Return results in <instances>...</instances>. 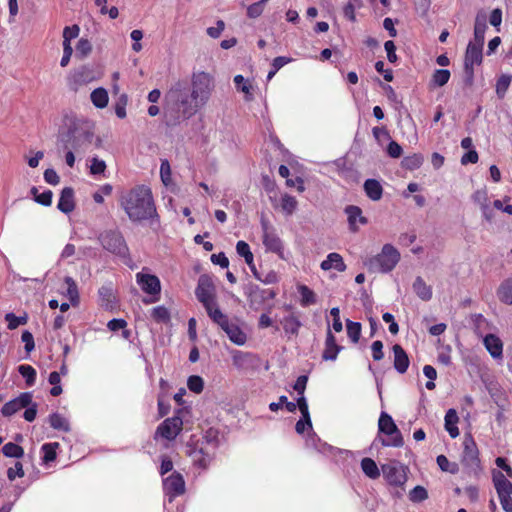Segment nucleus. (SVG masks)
Listing matches in <instances>:
<instances>
[{"instance_id":"obj_1","label":"nucleus","mask_w":512,"mask_h":512,"mask_svg":"<svg viewBox=\"0 0 512 512\" xmlns=\"http://www.w3.org/2000/svg\"><path fill=\"white\" fill-rule=\"evenodd\" d=\"M212 90L211 78L205 72L193 74L191 82L178 80L165 95V123L178 126L197 113L208 101Z\"/></svg>"},{"instance_id":"obj_2","label":"nucleus","mask_w":512,"mask_h":512,"mask_svg":"<svg viewBox=\"0 0 512 512\" xmlns=\"http://www.w3.org/2000/svg\"><path fill=\"white\" fill-rule=\"evenodd\" d=\"M120 206L132 223L150 221L159 222L151 189L146 185H136L123 192L120 196Z\"/></svg>"},{"instance_id":"obj_3","label":"nucleus","mask_w":512,"mask_h":512,"mask_svg":"<svg viewBox=\"0 0 512 512\" xmlns=\"http://www.w3.org/2000/svg\"><path fill=\"white\" fill-rule=\"evenodd\" d=\"M223 440V434L214 427L208 428L201 439L190 440L186 445V454L191 459L193 468L199 473L206 471Z\"/></svg>"},{"instance_id":"obj_4","label":"nucleus","mask_w":512,"mask_h":512,"mask_svg":"<svg viewBox=\"0 0 512 512\" xmlns=\"http://www.w3.org/2000/svg\"><path fill=\"white\" fill-rule=\"evenodd\" d=\"M400 260V253L391 244H385L379 254L369 258L365 265L370 272L387 273L394 269Z\"/></svg>"},{"instance_id":"obj_5","label":"nucleus","mask_w":512,"mask_h":512,"mask_svg":"<svg viewBox=\"0 0 512 512\" xmlns=\"http://www.w3.org/2000/svg\"><path fill=\"white\" fill-rule=\"evenodd\" d=\"M102 248L109 253L121 258L128 259L130 251L124 236L118 229L104 230L98 236Z\"/></svg>"},{"instance_id":"obj_6","label":"nucleus","mask_w":512,"mask_h":512,"mask_svg":"<svg viewBox=\"0 0 512 512\" xmlns=\"http://www.w3.org/2000/svg\"><path fill=\"white\" fill-rule=\"evenodd\" d=\"M461 462L468 469L469 475L478 477L482 471L479 450L476 442L470 434L466 435L463 441Z\"/></svg>"},{"instance_id":"obj_7","label":"nucleus","mask_w":512,"mask_h":512,"mask_svg":"<svg viewBox=\"0 0 512 512\" xmlns=\"http://www.w3.org/2000/svg\"><path fill=\"white\" fill-rule=\"evenodd\" d=\"M379 431L390 436L389 439H383V446L402 447L404 444L400 430L394 423L392 417L382 412L378 422Z\"/></svg>"},{"instance_id":"obj_8","label":"nucleus","mask_w":512,"mask_h":512,"mask_svg":"<svg viewBox=\"0 0 512 512\" xmlns=\"http://www.w3.org/2000/svg\"><path fill=\"white\" fill-rule=\"evenodd\" d=\"M483 46L469 42L464 56L465 84L472 86L474 82V65H480L483 60Z\"/></svg>"},{"instance_id":"obj_9","label":"nucleus","mask_w":512,"mask_h":512,"mask_svg":"<svg viewBox=\"0 0 512 512\" xmlns=\"http://www.w3.org/2000/svg\"><path fill=\"white\" fill-rule=\"evenodd\" d=\"M492 480L502 509L512 512V482L500 471L493 474Z\"/></svg>"},{"instance_id":"obj_10","label":"nucleus","mask_w":512,"mask_h":512,"mask_svg":"<svg viewBox=\"0 0 512 512\" xmlns=\"http://www.w3.org/2000/svg\"><path fill=\"white\" fill-rule=\"evenodd\" d=\"M136 281L144 293L152 296L149 300L145 299L144 303L148 304L159 300L161 282L156 275L138 272L136 274Z\"/></svg>"},{"instance_id":"obj_11","label":"nucleus","mask_w":512,"mask_h":512,"mask_svg":"<svg viewBox=\"0 0 512 512\" xmlns=\"http://www.w3.org/2000/svg\"><path fill=\"white\" fill-rule=\"evenodd\" d=\"M163 492L171 503L175 498L185 493V480L183 475L173 471L169 476L162 478Z\"/></svg>"},{"instance_id":"obj_12","label":"nucleus","mask_w":512,"mask_h":512,"mask_svg":"<svg viewBox=\"0 0 512 512\" xmlns=\"http://www.w3.org/2000/svg\"><path fill=\"white\" fill-rule=\"evenodd\" d=\"M88 134L77 133L76 129L68 128L66 131L61 132L58 136V149L59 150H71L78 152L82 143L86 141Z\"/></svg>"},{"instance_id":"obj_13","label":"nucleus","mask_w":512,"mask_h":512,"mask_svg":"<svg viewBox=\"0 0 512 512\" xmlns=\"http://www.w3.org/2000/svg\"><path fill=\"white\" fill-rule=\"evenodd\" d=\"M261 225L263 230V244L267 251L276 253L283 258V244L279 236L276 234L275 229L262 218Z\"/></svg>"},{"instance_id":"obj_14","label":"nucleus","mask_w":512,"mask_h":512,"mask_svg":"<svg viewBox=\"0 0 512 512\" xmlns=\"http://www.w3.org/2000/svg\"><path fill=\"white\" fill-rule=\"evenodd\" d=\"M233 365L243 374H252L256 368V356L250 352L232 350Z\"/></svg>"},{"instance_id":"obj_15","label":"nucleus","mask_w":512,"mask_h":512,"mask_svg":"<svg viewBox=\"0 0 512 512\" xmlns=\"http://www.w3.org/2000/svg\"><path fill=\"white\" fill-rule=\"evenodd\" d=\"M183 421L179 416L165 419L156 430V435L166 440H174L182 430Z\"/></svg>"},{"instance_id":"obj_16","label":"nucleus","mask_w":512,"mask_h":512,"mask_svg":"<svg viewBox=\"0 0 512 512\" xmlns=\"http://www.w3.org/2000/svg\"><path fill=\"white\" fill-rule=\"evenodd\" d=\"M213 290L214 287L210 278L204 275L200 276L195 289V295L203 307H208V305L215 302Z\"/></svg>"},{"instance_id":"obj_17","label":"nucleus","mask_w":512,"mask_h":512,"mask_svg":"<svg viewBox=\"0 0 512 512\" xmlns=\"http://www.w3.org/2000/svg\"><path fill=\"white\" fill-rule=\"evenodd\" d=\"M32 403V394L23 392L16 398L6 402L1 408V414L4 417H11L18 411L24 409Z\"/></svg>"},{"instance_id":"obj_18","label":"nucleus","mask_w":512,"mask_h":512,"mask_svg":"<svg viewBox=\"0 0 512 512\" xmlns=\"http://www.w3.org/2000/svg\"><path fill=\"white\" fill-rule=\"evenodd\" d=\"M383 476L392 486H403L407 481V475L403 466L396 464L382 465Z\"/></svg>"},{"instance_id":"obj_19","label":"nucleus","mask_w":512,"mask_h":512,"mask_svg":"<svg viewBox=\"0 0 512 512\" xmlns=\"http://www.w3.org/2000/svg\"><path fill=\"white\" fill-rule=\"evenodd\" d=\"M344 212L347 215L349 230L353 233L358 232V223L361 225L368 223V219L363 216L362 209L359 206L348 205L345 207Z\"/></svg>"},{"instance_id":"obj_20","label":"nucleus","mask_w":512,"mask_h":512,"mask_svg":"<svg viewBox=\"0 0 512 512\" xmlns=\"http://www.w3.org/2000/svg\"><path fill=\"white\" fill-rule=\"evenodd\" d=\"M100 305L106 311H114L118 307V301L114 295L111 283L101 286L98 290Z\"/></svg>"},{"instance_id":"obj_21","label":"nucleus","mask_w":512,"mask_h":512,"mask_svg":"<svg viewBox=\"0 0 512 512\" xmlns=\"http://www.w3.org/2000/svg\"><path fill=\"white\" fill-rule=\"evenodd\" d=\"M342 350V346L336 343V338L328 329L325 340V348L322 353V359L325 361H334L336 360L339 352Z\"/></svg>"},{"instance_id":"obj_22","label":"nucleus","mask_w":512,"mask_h":512,"mask_svg":"<svg viewBox=\"0 0 512 512\" xmlns=\"http://www.w3.org/2000/svg\"><path fill=\"white\" fill-rule=\"evenodd\" d=\"M394 354V368L400 374H404L409 367L410 361L406 351L400 344H395L392 347Z\"/></svg>"},{"instance_id":"obj_23","label":"nucleus","mask_w":512,"mask_h":512,"mask_svg":"<svg viewBox=\"0 0 512 512\" xmlns=\"http://www.w3.org/2000/svg\"><path fill=\"white\" fill-rule=\"evenodd\" d=\"M57 208L64 214H69L74 210V190L71 187H65L62 189L57 203Z\"/></svg>"},{"instance_id":"obj_24","label":"nucleus","mask_w":512,"mask_h":512,"mask_svg":"<svg viewBox=\"0 0 512 512\" xmlns=\"http://www.w3.org/2000/svg\"><path fill=\"white\" fill-rule=\"evenodd\" d=\"M221 329L227 334L228 338L231 342L238 346H242L246 342V334L240 329V327L230 320L227 321V324L221 326Z\"/></svg>"},{"instance_id":"obj_25","label":"nucleus","mask_w":512,"mask_h":512,"mask_svg":"<svg viewBox=\"0 0 512 512\" xmlns=\"http://www.w3.org/2000/svg\"><path fill=\"white\" fill-rule=\"evenodd\" d=\"M320 267L324 271L334 269L338 272H344L347 268L343 257L336 252L329 253L326 259L321 262Z\"/></svg>"},{"instance_id":"obj_26","label":"nucleus","mask_w":512,"mask_h":512,"mask_svg":"<svg viewBox=\"0 0 512 512\" xmlns=\"http://www.w3.org/2000/svg\"><path fill=\"white\" fill-rule=\"evenodd\" d=\"M483 343L487 351L493 358H501L503 354V343L501 339L494 335L488 334L484 337Z\"/></svg>"},{"instance_id":"obj_27","label":"nucleus","mask_w":512,"mask_h":512,"mask_svg":"<svg viewBox=\"0 0 512 512\" xmlns=\"http://www.w3.org/2000/svg\"><path fill=\"white\" fill-rule=\"evenodd\" d=\"M237 254L245 259L246 264L249 266L252 274L256 277V264L254 263V255L247 242L240 240L236 244Z\"/></svg>"},{"instance_id":"obj_28","label":"nucleus","mask_w":512,"mask_h":512,"mask_svg":"<svg viewBox=\"0 0 512 512\" xmlns=\"http://www.w3.org/2000/svg\"><path fill=\"white\" fill-rule=\"evenodd\" d=\"M366 196L372 201H379L383 195V187L376 179H367L363 185Z\"/></svg>"},{"instance_id":"obj_29","label":"nucleus","mask_w":512,"mask_h":512,"mask_svg":"<svg viewBox=\"0 0 512 512\" xmlns=\"http://www.w3.org/2000/svg\"><path fill=\"white\" fill-rule=\"evenodd\" d=\"M487 29L486 17L482 15H477L475 19L474 25V42L472 44L476 45H484L485 32Z\"/></svg>"},{"instance_id":"obj_30","label":"nucleus","mask_w":512,"mask_h":512,"mask_svg":"<svg viewBox=\"0 0 512 512\" xmlns=\"http://www.w3.org/2000/svg\"><path fill=\"white\" fill-rule=\"evenodd\" d=\"M459 421V417L455 409H449L445 415V429L449 433L451 438H456L459 436V429L457 427V423Z\"/></svg>"},{"instance_id":"obj_31","label":"nucleus","mask_w":512,"mask_h":512,"mask_svg":"<svg viewBox=\"0 0 512 512\" xmlns=\"http://www.w3.org/2000/svg\"><path fill=\"white\" fill-rule=\"evenodd\" d=\"M50 426L58 431L69 432L71 430L69 420L58 412H53L48 417Z\"/></svg>"},{"instance_id":"obj_32","label":"nucleus","mask_w":512,"mask_h":512,"mask_svg":"<svg viewBox=\"0 0 512 512\" xmlns=\"http://www.w3.org/2000/svg\"><path fill=\"white\" fill-rule=\"evenodd\" d=\"M496 294L500 302L512 305V277L504 280L500 284Z\"/></svg>"},{"instance_id":"obj_33","label":"nucleus","mask_w":512,"mask_h":512,"mask_svg":"<svg viewBox=\"0 0 512 512\" xmlns=\"http://www.w3.org/2000/svg\"><path fill=\"white\" fill-rule=\"evenodd\" d=\"M59 446L58 442H48L41 446V452L43 454L41 460L43 464L47 465L56 460Z\"/></svg>"},{"instance_id":"obj_34","label":"nucleus","mask_w":512,"mask_h":512,"mask_svg":"<svg viewBox=\"0 0 512 512\" xmlns=\"http://www.w3.org/2000/svg\"><path fill=\"white\" fill-rule=\"evenodd\" d=\"M208 316L212 319L220 327L224 324H227L229 318L227 315L223 314L222 311L217 306L216 301L208 305V307H204Z\"/></svg>"},{"instance_id":"obj_35","label":"nucleus","mask_w":512,"mask_h":512,"mask_svg":"<svg viewBox=\"0 0 512 512\" xmlns=\"http://www.w3.org/2000/svg\"><path fill=\"white\" fill-rule=\"evenodd\" d=\"M235 88L238 92L244 93V97L246 101H250L253 99V94L251 92L252 85L249 79L244 78L242 75H236L234 77Z\"/></svg>"},{"instance_id":"obj_36","label":"nucleus","mask_w":512,"mask_h":512,"mask_svg":"<svg viewBox=\"0 0 512 512\" xmlns=\"http://www.w3.org/2000/svg\"><path fill=\"white\" fill-rule=\"evenodd\" d=\"M297 290L301 296V299H300L301 306L308 307L317 302L315 292L312 289H310L308 286H306L304 284H300L297 286Z\"/></svg>"},{"instance_id":"obj_37","label":"nucleus","mask_w":512,"mask_h":512,"mask_svg":"<svg viewBox=\"0 0 512 512\" xmlns=\"http://www.w3.org/2000/svg\"><path fill=\"white\" fill-rule=\"evenodd\" d=\"M414 292L419 298L428 301L432 298V289L421 277H417L413 283Z\"/></svg>"},{"instance_id":"obj_38","label":"nucleus","mask_w":512,"mask_h":512,"mask_svg":"<svg viewBox=\"0 0 512 512\" xmlns=\"http://www.w3.org/2000/svg\"><path fill=\"white\" fill-rule=\"evenodd\" d=\"M361 469L363 473L370 479H377L380 476L379 468L372 458H363L361 460Z\"/></svg>"},{"instance_id":"obj_39","label":"nucleus","mask_w":512,"mask_h":512,"mask_svg":"<svg viewBox=\"0 0 512 512\" xmlns=\"http://www.w3.org/2000/svg\"><path fill=\"white\" fill-rule=\"evenodd\" d=\"M93 105L97 108H105L108 104L109 97L106 89L99 87L94 89L90 95Z\"/></svg>"},{"instance_id":"obj_40","label":"nucleus","mask_w":512,"mask_h":512,"mask_svg":"<svg viewBox=\"0 0 512 512\" xmlns=\"http://www.w3.org/2000/svg\"><path fill=\"white\" fill-rule=\"evenodd\" d=\"M30 193L36 203L43 206H50L52 204L53 193L51 190L46 189L42 193H39L38 188L33 186Z\"/></svg>"},{"instance_id":"obj_41","label":"nucleus","mask_w":512,"mask_h":512,"mask_svg":"<svg viewBox=\"0 0 512 512\" xmlns=\"http://www.w3.org/2000/svg\"><path fill=\"white\" fill-rule=\"evenodd\" d=\"M362 7H363V0H348L347 3L343 7V15L349 21L355 22L356 21L355 11Z\"/></svg>"},{"instance_id":"obj_42","label":"nucleus","mask_w":512,"mask_h":512,"mask_svg":"<svg viewBox=\"0 0 512 512\" xmlns=\"http://www.w3.org/2000/svg\"><path fill=\"white\" fill-rule=\"evenodd\" d=\"M451 73L447 69H436L432 75L430 86L442 87L448 83Z\"/></svg>"},{"instance_id":"obj_43","label":"nucleus","mask_w":512,"mask_h":512,"mask_svg":"<svg viewBox=\"0 0 512 512\" xmlns=\"http://www.w3.org/2000/svg\"><path fill=\"white\" fill-rule=\"evenodd\" d=\"M282 325L286 334L297 336L299 328L301 327V322L296 316L290 315L283 319Z\"/></svg>"},{"instance_id":"obj_44","label":"nucleus","mask_w":512,"mask_h":512,"mask_svg":"<svg viewBox=\"0 0 512 512\" xmlns=\"http://www.w3.org/2000/svg\"><path fill=\"white\" fill-rule=\"evenodd\" d=\"M2 453L5 457L19 459L24 456V449L14 442H8L3 445Z\"/></svg>"},{"instance_id":"obj_45","label":"nucleus","mask_w":512,"mask_h":512,"mask_svg":"<svg viewBox=\"0 0 512 512\" xmlns=\"http://www.w3.org/2000/svg\"><path fill=\"white\" fill-rule=\"evenodd\" d=\"M17 369L19 374L25 379L28 386L34 385L37 376V372L34 367L29 364H21Z\"/></svg>"},{"instance_id":"obj_46","label":"nucleus","mask_w":512,"mask_h":512,"mask_svg":"<svg viewBox=\"0 0 512 512\" xmlns=\"http://www.w3.org/2000/svg\"><path fill=\"white\" fill-rule=\"evenodd\" d=\"M151 317L157 323L167 324L171 320V315H170L169 310L163 305L154 307L151 311Z\"/></svg>"},{"instance_id":"obj_47","label":"nucleus","mask_w":512,"mask_h":512,"mask_svg":"<svg viewBox=\"0 0 512 512\" xmlns=\"http://www.w3.org/2000/svg\"><path fill=\"white\" fill-rule=\"evenodd\" d=\"M5 320L7 322L8 329L14 330L21 325H25L28 322V316L27 314L17 316L13 312H9L5 315Z\"/></svg>"},{"instance_id":"obj_48","label":"nucleus","mask_w":512,"mask_h":512,"mask_svg":"<svg viewBox=\"0 0 512 512\" xmlns=\"http://www.w3.org/2000/svg\"><path fill=\"white\" fill-rule=\"evenodd\" d=\"M297 204L298 202L295 197L288 194L282 195L280 207L285 214L292 215L297 208Z\"/></svg>"},{"instance_id":"obj_49","label":"nucleus","mask_w":512,"mask_h":512,"mask_svg":"<svg viewBox=\"0 0 512 512\" xmlns=\"http://www.w3.org/2000/svg\"><path fill=\"white\" fill-rule=\"evenodd\" d=\"M439 468L444 472L457 474L459 472V465L456 462H450L445 455H439L436 458Z\"/></svg>"},{"instance_id":"obj_50","label":"nucleus","mask_w":512,"mask_h":512,"mask_svg":"<svg viewBox=\"0 0 512 512\" xmlns=\"http://www.w3.org/2000/svg\"><path fill=\"white\" fill-rule=\"evenodd\" d=\"M347 335L353 343H357L361 337L362 326L359 322L347 320L346 322Z\"/></svg>"},{"instance_id":"obj_51","label":"nucleus","mask_w":512,"mask_h":512,"mask_svg":"<svg viewBox=\"0 0 512 512\" xmlns=\"http://www.w3.org/2000/svg\"><path fill=\"white\" fill-rule=\"evenodd\" d=\"M187 387L191 392L199 394L204 389V380L199 375H191L187 379Z\"/></svg>"},{"instance_id":"obj_52","label":"nucleus","mask_w":512,"mask_h":512,"mask_svg":"<svg viewBox=\"0 0 512 512\" xmlns=\"http://www.w3.org/2000/svg\"><path fill=\"white\" fill-rule=\"evenodd\" d=\"M171 166L167 159H162L160 164V178L165 186H169L172 182Z\"/></svg>"},{"instance_id":"obj_53","label":"nucleus","mask_w":512,"mask_h":512,"mask_svg":"<svg viewBox=\"0 0 512 512\" xmlns=\"http://www.w3.org/2000/svg\"><path fill=\"white\" fill-rule=\"evenodd\" d=\"M511 83V77L508 75H502L498 78L496 83V94L502 99L504 98Z\"/></svg>"},{"instance_id":"obj_54","label":"nucleus","mask_w":512,"mask_h":512,"mask_svg":"<svg viewBox=\"0 0 512 512\" xmlns=\"http://www.w3.org/2000/svg\"><path fill=\"white\" fill-rule=\"evenodd\" d=\"M263 125H264L265 130L268 133L270 142L273 144L274 147L280 149L282 147V144L273 130V125H272V122L270 121V119L265 118V116H263Z\"/></svg>"},{"instance_id":"obj_55","label":"nucleus","mask_w":512,"mask_h":512,"mask_svg":"<svg viewBox=\"0 0 512 512\" xmlns=\"http://www.w3.org/2000/svg\"><path fill=\"white\" fill-rule=\"evenodd\" d=\"M428 498V492L423 486H415L409 493V499L412 502L418 503Z\"/></svg>"},{"instance_id":"obj_56","label":"nucleus","mask_w":512,"mask_h":512,"mask_svg":"<svg viewBox=\"0 0 512 512\" xmlns=\"http://www.w3.org/2000/svg\"><path fill=\"white\" fill-rule=\"evenodd\" d=\"M127 102H128L127 95L126 94H122V95L119 96V98L117 99V101H116V103L114 105L115 114L120 119H123V118L126 117Z\"/></svg>"},{"instance_id":"obj_57","label":"nucleus","mask_w":512,"mask_h":512,"mask_svg":"<svg viewBox=\"0 0 512 512\" xmlns=\"http://www.w3.org/2000/svg\"><path fill=\"white\" fill-rule=\"evenodd\" d=\"M92 50L91 43L88 39L81 38L76 45V55L80 58L86 57Z\"/></svg>"},{"instance_id":"obj_58","label":"nucleus","mask_w":512,"mask_h":512,"mask_svg":"<svg viewBox=\"0 0 512 512\" xmlns=\"http://www.w3.org/2000/svg\"><path fill=\"white\" fill-rule=\"evenodd\" d=\"M105 169L106 163L104 160L98 158L97 156L91 159L90 173L92 175H100L104 173Z\"/></svg>"},{"instance_id":"obj_59","label":"nucleus","mask_w":512,"mask_h":512,"mask_svg":"<svg viewBox=\"0 0 512 512\" xmlns=\"http://www.w3.org/2000/svg\"><path fill=\"white\" fill-rule=\"evenodd\" d=\"M21 340L24 343L26 353H31L35 349L34 337L30 331L24 330L21 335Z\"/></svg>"},{"instance_id":"obj_60","label":"nucleus","mask_w":512,"mask_h":512,"mask_svg":"<svg viewBox=\"0 0 512 512\" xmlns=\"http://www.w3.org/2000/svg\"><path fill=\"white\" fill-rule=\"evenodd\" d=\"M79 32H80V28L76 24H74L72 26H66L63 30V42L71 43V40L78 37Z\"/></svg>"},{"instance_id":"obj_61","label":"nucleus","mask_w":512,"mask_h":512,"mask_svg":"<svg viewBox=\"0 0 512 512\" xmlns=\"http://www.w3.org/2000/svg\"><path fill=\"white\" fill-rule=\"evenodd\" d=\"M288 62L289 59L286 57H276L272 62V69L268 72L267 79L270 80Z\"/></svg>"},{"instance_id":"obj_62","label":"nucleus","mask_w":512,"mask_h":512,"mask_svg":"<svg viewBox=\"0 0 512 512\" xmlns=\"http://www.w3.org/2000/svg\"><path fill=\"white\" fill-rule=\"evenodd\" d=\"M423 157L420 154H414L413 156L406 157L404 160V165L408 169H416L422 165Z\"/></svg>"},{"instance_id":"obj_63","label":"nucleus","mask_w":512,"mask_h":512,"mask_svg":"<svg viewBox=\"0 0 512 512\" xmlns=\"http://www.w3.org/2000/svg\"><path fill=\"white\" fill-rule=\"evenodd\" d=\"M23 476H24L23 465L19 461H17L14 464V467H10L7 470V477L10 481L15 480L16 477H23Z\"/></svg>"},{"instance_id":"obj_64","label":"nucleus","mask_w":512,"mask_h":512,"mask_svg":"<svg viewBox=\"0 0 512 512\" xmlns=\"http://www.w3.org/2000/svg\"><path fill=\"white\" fill-rule=\"evenodd\" d=\"M44 180L46 183L56 186L60 182V177L58 176L57 172L53 168H48L44 171L43 174Z\"/></svg>"}]
</instances>
